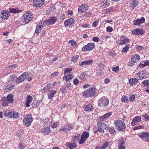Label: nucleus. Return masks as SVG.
I'll use <instances>...</instances> for the list:
<instances>
[{"instance_id": "nucleus-1", "label": "nucleus", "mask_w": 149, "mask_h": 149, "mask_svg": "<svg viewBox=\"0 0 149 149\" xmlns=\"http://www.w3.org/2000/svg\"><path fill=\"white\" fill-rule=\"evenodd\" d=\"M13 102V94L8 95L6 97H3L1 100V103L2 106H8Z\"/></svg>"}, {"instance_id": "nucleus-2", "label": "nucleus", "mask_w": 149, "mask_h": 149, "mask_svg": "<svg viewBox=\"0 0 149 149\" xmlns=\"http://www.w3.org/2000/svg\"><path fill=\"white\" fill-rule=\"evenodd\" d=\"M114 124L118 130L122 132L125 130L126 128V125L123 121L118 119L115 121Z\"/></svg>"}, {"instance_id": "nucleus-3", "label": "nucleus", "mask_w": 149, "mask_h": 149, "mask_svg": "<svg viewBox=\"0 0 149 149\" xmlns=\"http://www.w3.org/2000/svg\"><path fill=\"white\" fill-rule=\"evenodd\" d=\"M97 93V89L95 87H90L88 89L84 91L83 94L84 97H92Z\"/></svg>"}, {"instance_id": "nucleus-4", "label": "nucleus", "mask_w": 149, "mask_h": 149, "mask_svg": "<svg viewBox=\"0 0 149 149\" xmlns=\"http://www.w3.org/2000/svg\"><path fill=\"white\" fill-rule=\"evenodd\" d=\"M109 103V99L106 97H101L98 101V105L106 108Z\"/></svg>"}, {"instance_id": "nucleus-5", "label": "nucleus", "mask_w": 149, "mask_h": 149, "mask_svg": "<svg viewBox=\"0 0 149 149\" xmlns=\"http://www.w3.org/2000/svg\"><path fill=\"white\" fill-rule=\"evenodd\" d=\"M148 75V74L145 70H142L136 74L135 76L138 80H141L147 78Z\"/></svg>"}, {"instance_id": "nucleus-6", "label": "nucleus", "mask_w": 149, "mask_h": 149, "mask_svg": "<svg viewBox=\"0 0 149 149\" xmlns=\"http://www.w3.org/2000/svg\"><path fill=\"white\" fill-rule=\"evenodd\" d=\"M118 40V43L121 45H127L130 41L129 38L124 35L119 36Z\"/></svg>"}, {"instance_id": "nucleus-7", "label": "nucleus", "mask_w": 149, "mask_h": 149, "mask_svg": "<svg viewBox=\"0 0 149 149\" xmlns=\"http://www.w3.org/2000/svg\"><path fill=\"white\" fill-rule=\"evenodd\" d=\"M57 20V18L56 17H51L43 22L44 26H49L53 24Z\"/></svg>"}, {"instance_id": "nucleus-8", "label": "nucleus", "mask_w": 149, "mask_h": 149, "mask_svg": "<svg viewBox=\"0 0 149 149\" xmlns=\"http://www.w3.org/2000/svg\"><path fill=\"white\" fill-rule=\"evenodd\" d=\"M95 46V45L94 43L89 42L82 47L81 50L83 52L91 51L94 48Z\"/></svg>"}, {"instance_id": "nucleus-9", "label": "nucleus", "mask_w": 149, "mask_h": 149, "mask_svg": "<svg viewBox=\"0 0 149 149\" xmlns=\"http://www.w3.org/2000/svg\"><path fill=\"white\" fill-rule=\"evenodd\" d=\"M33 121V118L31 115H27L23 119L24 125L27 127L29 126L31 124Z\"/></svg>"}, {"instance_id": "nucleus-10", "label": "nucleus", "mask_w": 149, "mask_h": 149, "mask_svg": "<svg viewBox=\"0 0 149 149\" xmlns=\"http://www.w3.org/2000/svg\"><path fill=\"white\" fill-rule=\"evenodd\" d=\"M73 125L72 124L68 123L65 125L61 127L59 130L64 132H67L73 129Z\"/></svg>"}, {"instance_id": "nucleus-11", "label": "nucleus", "mask_w": 149, "mask_h": 149, "mask_svg": "<svg viewBox=\"0 0 149 149\" xmlns=\"http://www.w3.org/2000/svg\"><path fill=\"white\" fill-rule=\"evenodd\" d=\"M89 133L87 132L84 131L81 134L80 140L79 141V144H82L84 143L89 137Z\"/></svg>"}, {"instance_id": "nucleus-12", "label": "nucleus", "mask_w": 149, "mask_h": 149, "mask_svg": "<svg viewBox=\"0 0 149 149\" xmlns=\"http://www.w3.org/2000/svg\"><path fill=\"white\" fill-rule=\"evenodd\" d=\"M24 21L28 23L31 20L33 17V14L31 13H26L24 15Z\"/></svg>"}, {"instance_id": "nucleus-13", "label": "nucleus", "mask_w": 149, "mask_h": 149, "mask_svg": "<svg viewBox=\"0 0 149 149\" xmlns=\"http://www.w3.org/2000/svg\"><path fill=\"white\" fill-rule=\"evenodd\" d=\"M1 18L3 20L7 19L10 16L8 10H3L1 13Z\"/></svg>"}, {"instance_id": "nucleus-14", "label": "nucleus", "mask_w": 149, "mask_h": 149, "mask_svg": "<svg viewBox=\"0 0 149 149\" xmlns=\"http://www.w3.org/2000/svg\"><path fill=\"white\" fill-rule=\"evenodd\" d=\"M89 6L86 4L80 5L78 8V12L81 13H85L88 10Z\"/></svg>"}, {"instance_id": "nucleus-15", "label": "nucleus", "mask_w": 149, "mask_h": 149, "mask_svg": "<svg viewBox=\"0 0 149 149\" xmlns=\"http://www.w3.org/2000/svg\"><path fill=\"white\" fill-rule=\"evenodd\" d=\"M45 1V0H33V5L35 7L40 8L44 5Z\"/></svg>"}, {"instance_id": "nucleus-16", "label": "nucleus", "mask_w": 149, "mask_h": 149, "mask_svg": "<svg viewBox=\"0 0 149 149\" xmlns=\"http://www.w3.org/2000/svg\"><path fill=\"white\" fill-rule=\"evenodd\" d=\"M28 73L27 72H25L22 73L17 78L16 82L17 83H19L24 81L28 75Z\"/></svg>"}, {"instance_id": "nucleus-17", "label": "nucleus", "mask_w": 149, "mask_h": 149, "mask_svg": "<svg viewBox=\"0 0 149 149\" xmlns=\"http://www.w3.org/2000/svg\"><path fill=\"white\" fill-rule=\"evenodd\" d=\"M145 31L143 29L139 28L136 29L132 31V33L134 35H135L137 36L141 35H143L145 33Z\"/></svg>"}, {"instance_id": "nucleus-18", "label": "nucleus", "mask_w": 149, "mask_h": 149, "mask_svg": "<svg viewBox=\"0 0 149 149\" xmlns=\"http://www.w3.org/2000/svg\"><path fill=\"white\" fill-rule=\"evenodd\" d=\"M126 139L121 138L118 141V145L119 149H125V142Z\"/></svg>"}, {"instance_id": "nucleus-19", "label": "nucleus", "mask_w": 149, "mask_h": 149, "mask_svg": "<svg viewBox=\"0 0 149 149\" xmlns=\"http://www.w3.org/2000/svg\"><path fill=\"white\" fill-rule=\"evenodd\" d=\"M141 120V117L140 116H135L132 120L131 124L132 126H134L138 124Z\"/></svg>"}, {"instance_id": "nucleus-20", "label": "nucleus", "mask_w": 149, "mask_h": 149, "mask_svg": "<svg viewBox=\"0 0 149 149\" xmlns=\"http://www.w3.org/2000/svg\"><path fill=\"white\" fill-rule=\"evenodd\" d=\"M74 20L73 18H71L65 20L64 22L65 26H72L74 23Z\"/></svg>"}, {"instance_id": "nucleus-21", "label": "nucleus", "mask_w": 149, "mask_h": 149, "mask_svg": "<svg viewBox=\"0 0 149 149\" xmlns=\"http://www.w3.org/2000/svg\"><path fill=\"white\" fill-rule=\"evenodd\" d=\"M145 19L143 17H141L139 19H136L134 20L133 22V24L134 25L139 26L141 24L144 23Z\"/></svg>"}, {"instance_id": "nucleus-22", "label": "nucleus", "mask_w": 149, "mask_h": 149, "mask_svg": "<svg viewBox=\"0 0 149 149\" xmlns=\"http://www.w3.org/2000/svg\"><path fill=\"white\" fill-rule=\"evenodd\" d=\"M42 133L44 135H48L51 132L50 126L43 127L41 130Z\"/></svg>"}, {"instance_id": "nucleus-23", "label": "nucleus", "mask_w": 149, "mask_h": 149, "mask_svg": "<svg viewBox=\"0 0 149 149\" xmlns=\"http://www.w3.org/2000/svg\"><path fill=\"white\" fill-rule=\"evenodd\" d=\"M139 136L145 139L147 142H149V133L148 132H142L139 134Z\"/></svg>"}, {"instance_id": "nucleus-24", "label": "nucleus", "mask_w": 149, "mask_h": 149, "mask_svg": "<svg viewBox=\"0 0 149 149\" xmlns=\"http://www.w3.org/2000/svg\"><path fill=\"white\" fill-rule=\"evenodd\" d=\"M44 23L42 24V23L38 24L37 26L36 29L35 31V33L38 34L41 32V30L43 27H45V26H43Z\"/></svg>"}, {"instance_id": "nucleus-25", "label": "nucleus", "mask_w": 149, "mask_h": 149, "mask_svg": "<svg viewBox=\"0 0 149 149\" xmlns=\"http://www.w3.org/2000/svg\"><path fill=\"white\" fill-rule=\"evenodd\" d=\"M139 3L138 0H133L130 3L129 6L131 8L133 9L138 5Z\"/></svg>"}, {"instance_id": "nucleus-26", "label": "nucleus", "mask_w": 149, "mask_h": 149, "mask_svg": "<svg viewBox=\"0 0 149 149\" xmlns=\"http://www.w3.org/2000/svg\"><path fill=\"white\" fill-rule=\"evenodd\" d=\"M138 79L132 78L129 79V84L131 86H136L138 83Z\"/></svg>"}, {"instance_id": "nucleus-27", "label": "nucleus", "mask_w": 149, "mask_h": 149, "mask_svg": "<svg viewBox=\"0 0 149 149\" xmlns=\"http://www.w3.org/2000/svg\"><path fill=\"white\" fill-rule=\"evenodd\" d=\"M73 78V74H68L64 75L63 77V80H66L67 82H70Z\"/></svg>"}, {"instance_id": "nucleus-28", "label": "nucleus", "mask_w": 149, "mask_h": 149, "mask_svg": "<svg viewBox=\"0 0 149 149\" xmlns=\"http://www.w3.org/2000/svg\"><path fill=\"white\" fill-rule=\"evenodd\" d=\"M56 93V91L55 90H50L47 93L48 98L49 100L52 99Z\"/></svg>"}, {"instance_id": "nucleus-29", "label": "nucleus", "mask_w": 149, "mask_h": 149, "mask_svg": "<svg viewBox=\"0 0 149 149\" xmlns=\"http://www.w3.org/2000/svg\"><path fill=\"white\" fill-rule=\"evenodd\" d=\"M102 1L100 3V5L102 8L107 7L109 6L110 0H102Z\"/></svg>"}, {"instance_id": "nucleus-30", "label": "nucleus", "mask_w": 149, "mask_h": 149, "mask_svg": "<svg viewBox=\"0 0 149 149\" xmlns=\"http://www.w3.org/2000/svg\"><path fill=\"white\" fill-rule=\"evenodd\" d=\"M84 109L85 111H92L94 110L93 107L90 104L85 105L84 106Z\"/></svg>"}, {"instance_id": "nucleus-31", "label": "nucleus", "mask_w": 149, "mask_h": 149, "mask_svg": "<svg viewBox=\"0 0 149 149\" xmlns=\"http://www.w3.org/2000/svg\"><path fill=\"white\" fill-rule=\"evenodd\" d=\"M32 99L33 98L31 96L29 95H28L25 102L26 107H28L30 106L29 104H31V102H32Z\"/></svg>"}, {"instance_id": "nucleus-32", "label": "nucleus", "mask_w": 149, "mask_h": 149, "mask_svg": "<svg viewBox=\"0 0 149 149\" xmlns=\"http://www.w3.org/2000/svg\"><path fill=\"white\" fill-rule=\"evenodd\" d=\"M112 114L111 112H110L109 113H106L104 114L103 115L99 117L100 120L102 121L104 119L108 118L109 116H111Z\"/></svg>"}, {"instance_id": "nucleus-33", "label": "nucleus", "mask_w": 149, "mask_h": 149, "mask_svg": "<svg viewBox=\"0 0 149 149\" xmlns=\"http://www.w3.org/2000/svg\"><path fill=\"white\" fill-rule=\"evenodd\" d=\"M97 130L98 132H100L101 134H103L104 133V130L103 129V127L101 123H97Z\"/></svg>"}, {"instance_id": "nucleus-34", "label": "nucleus", "mask_w": 149, "mask_h": 149, "mask_svg": "<svg viewBox=\"0 0 149 149\" xmlns=\"http://www.w3.org/2000/svg\"><path fill=\"white\" fill-rule=\"evenodd\" d=\"M140 59V56L139 55L136 54L133 55L132 57L131 60L133 62L136 63Z\"/></svg>"}, {"instance_id": "nucleus-35", "label": "nucleus", "mask_w": 149, "mask_h": 149, "mask_svg": "<svg viewBox=\"0 0 149 149\" xmlns=\"http://www.w3.org/2000/svg\"><path fill=\"white\" fill-rule=\"evenodd\" d=\"M65 145L68 147L70 149H73L77 146V145L75 143H71L70 142H67L65 143Z\"/></svg>"}, {"instance_id": "nucleus-36", "label": "nucleus", "mask_w": 149, "mask_h": 149, "mask_svg": "<svg viewBox=\"0 0 149 149\" xmlns=\"http://www.w3.org/2000/svg\"><path fill=\"white\" fill-rule=\"evenodd\" d=\"M8 11L10 13H16L20 12L22 10L15 8H9Z\"/></svg>"}, {"instance_id": "nucleus-37", "label": "nucleus", "mask_w": 149, "mask_h": 149, "mask_svg": "<svg viewBox=\"0 0 149 149\" xmlns=\"http://www.w3.org/2000/svg\"><path fill=\"white\" fill-rule=\"evenodd\" d=\"M103 149H108L110 148L109 142L106 141L105 142L103 143L102 145V146Z\"/></svg>"}, {"instance_id": "nucleus-38", "label": "nucleus", "mask_w": 149, "mask_h": 149, "mask_svg": "<svg viewBox=\"0 0 149 149\" xmlns=\"http://www.w3.org/2000/svg\"><path fill=\"white\" fill-rule=\"evenodd\" d=\"M73 70L72 68H66L64 70V74L65 75L66 74H71Z\"/></svg>"}, {"instance_id": "nucleus-39", "label": "nucleus", "mask_w": 149, "mask_h": 149, "mask_svg": "<svg viewBox=\"0 0 149 149\" xmlns=\"http://www.w3.org/2000/svg\"><path fill=\"white\" fill-rule=\"evenodd\" d=\"M88 76L86 74L85 72L81 73L79 76V79L81 80L84 79L86 80L88 78Z\"/></svg>"}, {"instance_id": "nucleus-40", "label": "nucleus", "mask_w": 149, "mask_h": 149, "mask_svg": "<svg viewBox=\"0 0 149 149\" xmlns=\"http://www.w3.org/2000/svg\"><path fill=\"white\" fill-rule=\"evenodd\" d=\"M14 87L15 86L14 85L8 84L6 86L5 89L6 92H8L13 89Z\"/></svg>"}, {"instance_id": "nucleus-41", "label": "nucleus", "mask_w": 149, "mask_h": 149, "mask_svg": "<svg viewBox=\"0 0 149 149\" xmlns=\"http://www.w3.org/2000/svg\"><path fill=\"white\" fill-rule=\"evenodd\" d=\"M12 113L13 111H10L8 110L4 112V115L5 116L11 118Z\"/></svg>"}, {"instance_id": "nucleus-42", "label": "nucleus", "mask_w": 149, "mask_h": 149, "mask_svg": "<svg viewBox=\"0 0 149 149\" xmlns=\"http://www.w3.org/2000/svg\"><path fill=\"white\" fill-rule=\"evenodd\" d=\"M147 65H149V61L148 60L142 62L139 65L140 67L142 68L144 67Z\"/></svg>"}, {"instance_id": "nucleus-43", "label": "nucleus", "mask_w": 149, "mask_h": 149, "mask_svg": "<svg viewBox=\"0 0 149 149\" xmlns=\"http://www.w3.org/2000/svg\"><path fill=\"white\" fill-rule=\"evenodd\" d=\"M143 118V120L145 121H149V115L146 113H144L141 116Z\"/></svg>"}, {"instance_id": "nucleus-44", "label": "nucleus", "mask_w": 149, "mask_h": 149, "mask_svg": "<svg viewBox=\"0 0 149 149\" xmlns=\"http://www.w3.org/2000/svg\"><path fill=\"white\" fill-rule=\"evenodd\" d=\"M11 118H17L19 116V114L17 112L13 111Z\"/></svg>"}, {"instance_id": "nucleus-45", "label": "nucleus", "mask_w": 149, "mask_h": 149, "mask_svg": "<svg viewBox=\"0 0 149 149\" xmlns=\"http://www.w3.org/2000/svg\"><path fill=\"white\" fill-rule=\"evenodd\" d=\"M52 84L49 83L46 85L43 89V90L45 92H46L47 90L52 88H51V86L52 85Z\"/></svg>"}, {"instance_id": "nucleus-46", "label": "nucleus", "mask_w": 149, "mask_h": 149, "mask_svg": "<svg viewBox=\"0 0 149 149\" xmlns=\"http://www.w3.org/2000/svg\"><path fill=\"white\" fill-rule=\"evenodd\" d=\"M130 48V45H126L123 48L122 52L123 53H126L127 52L128 49Z\"/></svg>"}, {"instance_id": "nucleus-47", "label": "nucleus", "mask_w": 149, "mask_h": 149, "mask_svg": "<svg viewBox=\"0 0 149 149\" xmlns=\"http://www.w3.org/2000/svg\"><path fill=\"white\" fill-rule=\"evenodd\" d=\"M121 101L123 102H127L128 101V97L126 95H123L121 98Z\"/></svg>"}, {"instance_id": "nucleus-48", "label": "nucleus", "mask_w": 149, "mask_h": 149, "mask_svg": "<svg viewBox=\"0 0 149 149\" xmlns=\"http://www.w3.org/2000/svg\"><path fill=\"white\" fill-rule=\"evenodd\" d=\"M79 57L78 55L72 56L71 58L72 61L74 63L76 62L79 58Z\"/></svg>"}, {"instance_id": "nucleus-49", "label": "nucleus", "mask_w": 149, "mask_h": 149, "mask_svg": "<svg viewBox=\"0 0 149 149\" xmlns=\"http://www.w3.org/2000/svg\"><path fill=\"white\" fill-rule=\"evenodd\" d=\"M69 43L71 44V46L75 47L77 45V43L74 40H71L69 41Z\"/></svg>"}, {"instance_id": "nucleus-50", "label": "nucleus", "mask_w": 149, "mask_h": 149, "mask_svg": "<svg viewBox=\"0 0 149 149\" xmlns=\"http://www.w3.org/2000/svg\"><path fill=\"white\" fill-rule=\"evenodd\" d=\"M108 130L109 132L112 134H114L116 133V130L113 127H109Z\"/></svg>"}, {"instance_id": "nucleus-51", "label": "nucleus", "mask_w": 149, "mask_h": 149, "mask_svg": "<svg viewBox=\"0 0 149 149\" xmlns=\"http://www.w3.org/2000/svg\"><path fill=\"white\" fill-rule=\"evenodd\" d=\"M80 136H74L72 138V141L73 142H77L79 141L80 139Z\"/></svg>"}, {"instance_id": "nucleus-52", "label": "nucleus", "mask_w": 149, "mask_h": 149, "mask_svg": "<svg viewBox=\"0 0 149 149\" xmlns=\"http://www.w3.org/2000/svg\"><path fill=\"white\" fill-rule=\"evenodd\" d=\"M142 84L144 86H147L149 87V80H144L142 82Z\"/></svg>"}, {"instance_id": "nucleus-53", "label": "nucleus", "mask_w": 149, "mask_h": 149, "mask_svg": "<svg viewBox=\"0 0 149 149\" xmlns=\"http://www.w3.org/2000/svg\"><path fill=\"white\" fill-rule=\"evenodd\" d=\"M86 65H88L93 63V61L92 59H89L85 60Z\"/></svg>"}, {"instance_id": "nucleus-54", "label": "nucleus", "mask_w": 149, "mask_h": 149, "mask_svg": "<svg viewBox=\"0 0 149 149\" xmlns=\"http://www.w3.org/2000/svg\"><path fill=\"white\" fill-rule=\"evenodd\" d=\"M25 148V146L22 145V142L20 141L19 143L18 144V149H23Z\"/></svg>"}, {"instance_id": "nucleus-55", "label": "nucleus", "mask_w": 149, "mask_h": 149, "mask_svg": "<svg viewBox=\"0 0 149 149\" xmlns=\"http://www.w3.org/2000/svg\"><path fill=\"white\" fill-rule=\"evenodd\" d=\"M79 81L77 78L74 79L73 81V84L75 85H78L79 84Z\"/></svg>"}, {"instance_id": "nucleus-56", "label": "nucleus", "mask_w": 149, "mask_h": 149, "mask_svg": "<svg viewBox=\"0 0 149 149\" xmlns=\"http://www.w3.org/2000/svg\"><path fill=\"white\" fill-rule=\"evenodd\" d=\"M119 67L118 66H117L116 67H113L112 68V70L115 72H118L119 70Z\"/></svg>"}, {"instance_id": "nucleus-57", "label": "nucleus", "mask_w": 149, "mask_h": 149, "mask_svg": "<svg viewBox=\"0 0 149 149\" xmlns=\"http://www.w3.org/2000/svg\"><path fill=\"white\" fill-rule=\"evenodd\" d=\"M113 28L110 26H109L107 27L106 31L108 32H111L113 31Z\"/></svg>"}, {"instance_id": "nucleus-58", "label": "nucleus", "mask_w": 149, "mask_h": 149, "mask_svg": "<svg viewBox=\"0 0 149 149\" xmlns=\"http://www.w3.org/2000/svg\"><path fill=\"white\" fill-rule=\"evenodd\" d=\"M136 49L137 51L140 52L143 49V48L142 46H138L136 47Z\"/></svg>"}, {"instance_id": "nucleus-59", "label": "nucleus", "mask_w": 149, "mask_h": 149, "mask_svg": "<svg viewBox=\"0 0 149 149\" xmlns=\"http://www.w3.org/2000/svg\"><path fill=\"white\" fill-rule=\"evenodd\" d=\"M143 128V126L142 125H139L136 126L133 128V130L135 131L136 130L141 129Z\"/></svg>"}, {"instance_id": "nucleus-60", "label": "nucleus", "mask_w": 149, "mask_h": 149, "mask_svg": "<svg viewBox=\"0 0 149 149\" xmlns=\"http://www.w3.org/2000/svg\"><path fill=\"white\" fill-rule=\"evenodd\" d=\"M135 97L134 95H131L129 97V99L130 101L133 102L135 100Z\"/></svg>"}, {"instance_id": "nucleus-61", "label": "nucleus", "mask_w": 149, "mask_h": 149, "mask_svg": "<svg viewBox=\"0 0 149 149\" xmlns=\"http://www.w3.org/2000/svg\"><path fill=\"white\" fill-rule=\"evenodd\" d=\"M81 26V27L84 28H87L90 26L89 24L88 23L82 24Z\"/></svg>"}, {"instance_id": "nucleus-62", "label": "nucleus", "mask_w": 149, "mask_h": 149, "mask_svg": "<svg viewBox=\"0 0 149 149\" xmlns=\"http://www.w3.org/2000/svg\"><path fill=\"white\" fill-rule=\"evenodd\" d=\"M58 122H55L53 124L52 126V127L53 128H56L58 125Z\"/></svg>"}, {"instance_id": "nucleus-63", "label": "nucleus", "mask_w": 149, "mask_h": 149, "mask_svg": "<svg viewBox=\"0 0 149 149\" xmlns=\"http://www.w3.org/2000/svg\"><path fill=\"white\" fill-rule=\"evenodd\" d=\"M93 41L94 42H98L99 41V38L97 37H94L92 39Z\"/></svg>"}, {"instance_id": "nucleus-64", "label": "nucleus", "mask_w": 149, "mask_h": 149, "mask_svg": "<svg viewBox=\"0 0 149 149\" xmlns=\"http://www.w3.org/2000/svg\"><path fill=\"white\" fill-rule=\"evenodd\" d=\"M58 74V72H54L50 76L51 77H54L55 76H57Z\"/></svg>"}]
</instances>
